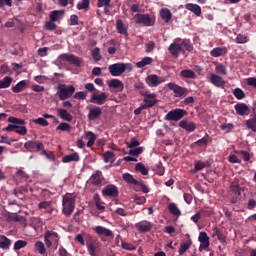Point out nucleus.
<instances>
[{
  "mask_svg": "<svg viewBox=\"0 0 256 256\" xmlns=\"http://www.w3.org/2000/svg\"><path fill=\"white\" fill-rule=\"evenodd\" d=\"M59 61H67V63H70V65H75V67H81V63H83V59L80 57H77L73 54H62L59 56Z\"/></svg>",
  "mask_w": 256,
  "mask_h": 256,
  "instance_id": "nucleus-9",
  "label": "nucleus"
},
{
  "mask_svg": "<svg viewBox=\"0 0 256 256\" xmlns=\"http://www.w3.org/2000/svg\"><path fill=\"white\" fill-rule=\"evenodd\" d=\"M76 201L77 197L71 193L62 195V213L65 215V217H71V215H73Z\"/></svg>",
  "mask_w": 256,
  "mask_h": 256,
  "instance_id": "nucleus-1",
  "label": "nucleus"
},
{
  "mask_svg": "<svg viewBox=\"0 0 256 256\" xmlns=\"http://www.w3.org/2000/svg\"><path fill=\"white\" fill-rule=\"evenodd\" d=\"M75 93V86H67L65 84L58 85L57 95L59 96L60 101H66V99H71Z\"/></svg>",
  "mask_w": 256,
  "mask_h": 256,
  "instance_id": "nucleus-4",
  "label": "nucleus"
},
{
  "mask_svg": "<svg viewBox=\"0 0 256 256\" xmlns=\"http://www.w3.org/2000/svg\"><path fill=\"white\" fill-rule=\"evenodd\" d=\"M213 235L217 237V239H218V241H220V243H226L227 237L225 236V234H223L221 232V230H219V228H217V227L214 228Z\"/></svg>",
  "mask_w": 256,
  "mask_h": 256,
  "instance_id": "nucleus-44",
  "label": "nucleus"
},
{
  "mask_svg": "<svg viewBox=\"0 0 256 256\" xmlns=\"http://www.w3.org/2000/svg\"><path fill=\"white\" fill-rule=\"evenodd\" d=\"M103 114V110L99 106H94L92 108H89V113L87 115V118L89 121H95L101 117Z\"/></svg>",
  "mask_w": 256,
  "mask_h": 256,
  "instance_id": "nucleus-17",
  "label": "nucleus"
},
{
  "mask_svg": "<svg viewBox=\"0 0 256 256\" xmlns=\"http://www.w3.org/2000/svg\"><path fill=\"white\" fill-rule=\"evenodd\" d=\"M57 131H71V126L69 125V123L66 122H62L58 125V127L56 128Z\"/></svg>",
  "mask_w": 256,
  "mask_h": 256,
  "instance_id": "nucleus-58",
  "label": "nucleus"
},
{
  "mask_svg": "<svg viewBox=\"0 0 256 256\" xmlns=\"http://www.w3.org/2000/svg\"><path fill=\"white\" fill-rule=\"evenodd\" d=\"M182 79H197V74L191 69H184L180 72Z\"/></svg>",
  "mask_w": 256,
  "mask_h": 256,
  "instance_id": "nucleus-32",
  "label": "nucleus"
},
{
  "mask_svg": "<svg viewBox=\"0 0 256 256\" xmlns=\"http://www.w3.org/2000/svg\"><path fill=\"white\" fill-rule=\"evenodd\" d=\"M94 231L97 235H104V237H110L111 239H113V237H115V234H113V231H111L108 228H105L103 226H96L94 228Z\"/></svg>",
  "mask_w": 256,
  "mask_h": 256,
  "instance_id": "nucleus-21",
  "label": "nucleus"
},
{
  "mask_svg": "<svg viewBox=\"0 0 256 256\" xmlns=\"http://www.w3.org/2000/svg\"><path fill=\"white\" fill-rule=\"evenodd\" d=\"M246 83L249 87H254V89H256V78L255 77L248 78Z\"/></svg>",
  "mask_w": 256,
  "mask_h": 256,
  "instance_id": "nucleus-64",
  "label": "nucleus"
},
{
  "mask_svg": "<svg viewBox=\"0 0 256 256\" xmlns=\"http://www.w3.org/2000/svg\"><path fill=\"white\" fill-rule=\"evenodd\" d=\"M233 95L238 99V101H241V99H245V92L241 88H235L233 90Z\"/></svg>",
  "mask_w": 256,
  "mask_h": 256,
  "instance_id": "nucleus-47",
  "label": "nucleus"
},
{
  "mask_svg": "<svg viewBox=\"0 0 256 256\" xmlns=\"http://www.w3.org/2000/svg\"><path fill=\"white\" fill-rule=\"evenodd\" d=\"M134 21L137 25H144V27H153L155 20L149 14H136Z\"/></svg>",
  "mask_w": 256,
  "mask_h": 256,
  "instance_id": "nucleus-6",
  "label": "nucleus"
},
{
  "mask_svg": "<svg viewBox=\"0 0 256 256\" xmlns=\"http://www.w3.org/2000/svg\"><path fill=\"white\" fill-rule=\"evenodd\" d=\"M135 227L139 233H149L153 229V224L147 220L140 221L135 224Z\"/></svg>",
  "mask_w": 256,
  "mask_h": 256,
  "instance_id": "nucleus-16",
  "label": "nucleus"
},
{
  "mask_svg": "<svg viewBox=\"0 0 256 256\" xmlns=\"http://www.w3.org/2000/svg\"><path fill=\"white\" fill-rule=\"evenodd\" d=\"M151 63H153V58L144 57L141 61L136 63V67H138V69H143V67H146V65H151Z\"/></svg>",
  "mask_w": 256,
  "mask_h": 256,
  "instance_id": "nucleus-42",
  "label": "nucleus"
},
{
  "mask_svg": "<svg viewBox=\"0 0 256 256\" xmlns=\"http://www.w3.org/2000/svg\"><path fill=\"white\" fill-rule=\"evenodd\" d=\"M234 109L237 115L243 117V115H247V112L249 111V106H247V104L245 103H238L234 106Z\"/></svg>",
  "mask_w": 256,
  "mask_h": 256,
  "instance_id": "nucleus-25",
  "label": "nucleus"
},
{
  "mask_svg": "<svg viewBox=\"0 0 256 256\" xmlns=\"http://www.w3.org/2000/svg\"><path fill=\"white\" fill-rule=\"evenodd\" d=\"M33 123H36V125H41L42 127H47L49 125V122L45 118L34 119Z\"/></svg>",
  "mask_w": 256,
  "mask_h": 256,
  "instance_id": "nucleus-61",
  "label": "nucleus"
},
{
  "mask_svg": "<svg viewBox=\"0 0 256 256\" xmlns=\"http://www.w3.org/2000/svg\"><path fill=\"white\" fill-rule=\"evenodd\" d=\"M86 247L90 256H97V253H99V248L95 245V242H87Z\"/></svg>",
  "mask_w": 256,
  "mask_h": 256,
  "instance_id": "nucleus-36",
  "label": "nucleus"
},
{
  "mask_svg": "<svg viewBox=\"0 0 256 256\" xmlns=\"http://www.w3.org/2000/svg\"><path fill=\"white\" fill-rule=\"evenodd\" d=\"M211 57H223L227 55V47H216L210 51Z\"/></svg>",
  "mask_w": 256,
  "mask_h": 256,
  "instance_id": "nucleus-26",
  "label": "nucleus"
},
{
  "mask_svg": "<svg viewBox=\"0 0 256 256\" xmlns=\"http://www.w3.org/2000/svg\"><path fill=\"white\" fill-rule=\"evenodd\" d=\"M181 45H182L183 47H185L186 51H189V52L193 51V44H191V41H189V40H183V41L181 42Z\"/></svg>",
  "mask_w": 256,
  "mask_h": 256,
  "instance_id": "nucleus-62",
  "label": "nucleus"
},
{
  "mask_svg": "<svg viewBox=\"0 0 256 256\" xmlns=\"http://www.w3.org/2000/svg\"><path fill=\"white\" fill-rule=\"evenodd\" d=\"M11 247V239L5 235H0V249L7 250Z\"/></svg>",
  "mask_w": 256,
  "mask_h": 256,
  "instance_id": "nucleus-37",
  "label": "nucleus"
},
{
  "mask_svg": "<svg viewBox=\"0 0 256 256\" xmlns=\"http://www.w3.org/2000/svg\"><path fill=\"white\" fill-rule=\"evenodd\" d=\"M90 3H91L90 0H82V1L78 2L76 7H77L78 11H81L83 9L85 11H88Z\"/></svg>",
  "mask_w": 256,
  "mask_h": 256,
  "instance_id": "nucleus-46",
  "label": "nucleus"
},
{
  "mask_svg": "<svg viewBox=\"0 0 256 256\" xmlns=\"http://www.w3.org/2000/svg\"><path fill=\"white\" fill-rule=\"evenodd\" d=\"M236 155H241L243 158V161H250L251 160V154L245 150H236L235 151Z\"/></svg>",
  "mask_w": 256,
  "mask_h": 256,
  "instance_id": "nucleus-49",
  "label": "nucleus"
},
{
  "mask_svg": "<svg viewBox=\"0 0 256 256\" xmlns=\"http://www.w3.org/2000/svg\"><path fill=\"white\" fill-rule=\"evenodd\" d=\"M198 240L200 242L199 251H203V249H208L209 236L206 234V232H200Z\"/></svg>",
  "mask_w": 256,
  "mask_h": 256,
  "instance_id": "nucleus-20",
  "label": "nucleus"
},
{
  "mask_svg": "<svg viewBox=\"0 0 256 256\" xmlns=\"http://www.w3.org/2000/svg\"><path fill=\"white\" fill-rule=\"evenodd\" d=\"M245 125L247 129H250L253 131V133H256V114L251 115L250 119L246 120Z\"/></svg>",
  "mask_w": 256,
  "mask_h": 256,
  "instance_id": "nucleus-34",
  "label": "nucleus"
},
{
  "mask_svg": "<svg viewBox=\"0 0 256 256\" xmlns=\"http://www.w3.org/2000/svg\"><path fill=\"white\" fill-rule=\"evenodd\" d=\"M249 41V37H247V35L245 34H238L236 37V43H238L239 45L247 43Z\"/></svg>",
  "mask_w": 256,
  "mask_h": 256,
  "instance_id": "nucleus-53",
  "label": "nucleus"
},
{
  "mask_svg": "<svg viewBox=\"0 0 256 256\" xmlns=\"http://www.w3.org/2000/svg\"><path fill=\"white\" fill-rule=\"evenodd\" d=\"M107 99H109V94L105 92L97 94L96 92H94L91 95L89 102L94 103L95 105H105V103H107Z\"/></svg>",
  "mask_w": 256,
  "mask_h": 256,
  "instance_id": "nucleus-11",
  "label": "nucleus"
},
{
  "mask_svg": "<svg viewBox=\"0 0 256 256\" xmlns=\"http://www.w3.org/2000/svg\"><path fill=\"white\" fill-rule=\"evenodd\" d=\"M57 113L60 119H63V121H73V116L68 113L66 109L60 108L57 110Z\"/></svg>",
  "mask_w": 256,
  "mask_h": 256,
  "instance_id": "nucleus-35",
  "label": "nucleus"
},
{
  "mask_svg": "<svg viewBox=\"0 0 256 256\" xmlns=\"http://www.w3.org/2000/svg\"><path fill=\"white\" fill-rule=\"evenodd\" d=\"M186 9L194 13L196 17H201V6L193 3H188L186 4Z\"/></svg>",
  "mask_w": 256,
  "mask_h": 256,
  "instance_id": "nucleus-31",
  "label": "nucleus"
},
{
  "mask_svg": "<svg viewBox=\"0 0 256 256\" xmlns=\"http://www.w3.org/2000/svg\"><path fill=\"white\" fill-rule=\"evenodd\" d=\"M80 160H81V157H79V153L77 152H74L72 154L65 155L64 157H62V163H71L72 161L78 162Z\"/></svg>",
  "mask_w": 256,
  "mask_h": 256,
  "instance_id": "nucleus-28",
  "label": "nucleus"
},
{
  "mask_svg": "<svg viewBox=\"0 0 256 256\" xmlns=\"http://www.w3.org/2000/svg\"><path fill=\"white\" fill-rule=\"evenodd\" d=\"M215 71L221 75H227V68L221 63H216Z\"/></svg>",
  "mask_w": 256,
  "mask_h": 256,
  "instance_id": "nucleus-51",
  "label": "nucleus"
},
{
  "mask_svg": "<svg viewBox=\"0 0 256 256\" xmlns=\"http://www.w3.org/2000/svg\"><path fill=\"white\" fill-rule=\"evenodd\" d=\"M109 89H118V91H123L125 89V85L119 79H112L107 82Z\"/></svg>",
  "mask_w": 256,
  "mask_h": 256,
  "instance_id": "nucleus-23",
  "label": "nucleus"
},
{
  "mask_svg": "<svg viewBox=\"0 0 256 256\" xmlns=\"http://www.w3.org/2000/svg\"><path fill=\"white\" fill-rule=\"evenodd\" d=\"M27 247V241L25 240H17L14 243V251H19L20 249H23Z\"/></svg>",
  "mask_w": 256,
  "mask_h": 256,
  "instance_id": "nucleus-50",
  "label": "nucleus"
},
{
  "mask_svg": "<svg viewBox=\"0 0 256 256\" xmlns=\"http://www.w3.org/2000/svg\"><path fill=\"white\" fill-rule=\"evenodd\" d=\"M160 17L163 21L169 23V21H171V19L173 18V14L171 13V10H169L168 8H162L160 10Z\"/></svg>",
  "mask_w": 256,
  "mask_h": 256,
  "instance_id": "nucleus-30",
  "label": "nucleus"
},
{
  "mask_svg": "<svg viewBox=\"0 0 256 256\" xmlns=\"http://www.w3.org/2000/svg\"><path fill=\"white\" fill-rule=\"evenodd\" d=\"M38 209H51V201H42L38 204Z\"/></svg>",
  "mask_w": 256,
  "mask_h": 256,
  "instance_id": "nucleus-63",
  "label": "nucleus"
},
{
  "mask_svg": "<svg viewBox=\"0 0 256 256\" xmlns=\"http://www.w3.org/2000/svg\"><path fill=\"white\" fill-rule=\"evenodd\" d=\"M103 172L96 170L89 178V183L94 187H101L103 185Z\"/></svg>",
  "mask_w": 256,
  "mask_h": 256,
  "instance_id": "nucleus-13",
  "label": "nucleus"
},
{
  "mask_svg": "<svg viewBox=\"0 0 256 256\" xmlns=\"http://www.w3.org/2000/svg\"><path fill=\"white\" fill-rule=\"evenodd\" d=\"M179 127H181V129H185V131H188V133H193V131H195V129H197V125H195V123L188 122L186 120L180 121Z\"/></svg>",
  "mask_w": 256,
  "mask_h": 256,
  "instance_id": "nucleus-24",
  "label": "nucleus"
},
{
  "mask_svg": "<svg viewBox=\"0 0 256 256\" xmlns=\"http://www.w3.org/2000/svg\"><path fill=\"white\" fill-rule=\"evenodd\" d=\"M187 115L186 110L181 108H176L167 113V115L164 117L165 121H181V119L184 118V116Z\"/></svg>",
  "mask_w": 256,
  "mask_h": 256,
  "instance_id": "nucleus-7",
  "label": "nucleus"
},
{
  "mask_svg": "<svg viewBox=\"0 0 256 256\" xmlns=\"http://www.w3.org/2000/svg\"><path fill=\"white\" fill-rule=\"evenodd\" d=\"M209 82L214 85V87H223V85H225L223 78L214 73L210 74Z\"/></svg>",
  "mask_w": 256,
  "mask_h": 256,
  "instance_id": "nucleus-22",
  "label": "nucleus"
},
{
  "mask_svg": "<svg viewBox=\"0 0 256 256\" xmlns=\"http://www.w3.org/2000/svg\"><path fill=\"white\" fill-rule=\"evenodd\" d=\"M122 179L123 181H125V183H128V185H135L137 187H140L143 193H149L150 191L149 187L145 185V182L143 180L135 179L130 173H124L122 175Z\"/></svg>",
  "mask_w": 256,
  "mask_h": 256,
  "instance_id": "nucleus-3",
  "label": "nucleus"
},
{
  "mask_svg": "<svg viewBox=\"0 0 256 256\" xmlns=\"http://www.w3.org/2000/svg\"><path fill=\"white\" fill-rule=\"evenodd\" d=\"M104 163H109L113 157H115V154L112 151H106L102 154Z\"/></svg>",
  "mask_w": 256,
  "mask_h": 256,
  "instance_id": "nucleus-54",
  "label": "nucleus"
},
{
  "mask_svg": "<svg viewBox=\"0 0 256 256\" xmlns=\"http://www.w3.org/2000/svg\"><path fill=\"white\" fill-rule=\"evenodd\" d=\"M11 83H13V78L10 76H5L2 80H0V89H9V87H11Z\"/></svg>",
  "mask_w": 256,
  "mask_h": 256,
  "instance_id": "nucleus-41",
  "label": "nucleus"
},
{
  "mask_svg": "<svg viewBox=\"0 0 256 256\" xmlns=\"http://www.w3.org/2000/svg\"><path fill=\"white\" fill-rule=\"evenodd\" d=\"M146 83L149 87H159L161 83H165V78L155 74H150L146 77Z\"/></svg>",
  "mask_w": 256,
  "mask_h": 256,
  "instance_id": "nucleus-12",
  "label": "nucleus"
},
{
  "mask_svg": "<svg viewBox=\"0 0 256 256\" xmlns=\"http://www.w3.org/2000/svg\"><path fill=\"white\" fill-rule=\"evenodd\" d=\"M127 69H131V64L116 63L108 67V71L112 77H120V75H123Z\"/></svg>",
  "mask_w": 256,
  "mask_h": 256,
  "instance_id": "nucleus-5",
  "label": "nucleus"
},
{
  "mask_svg": "<svg viewBox=\"0 0 256 256\" xmlns=\"http://www.w3.org/2000/svg\"><path fill=\"white\" fill-rule=\"evenodd\" d=\"M63 15H65V10H54L50 13V20L59 21L63 18Z\"/></svg>",
  "mask_w": 256,
  "mask_h": 256,
  "instance_id": "nucleus-39",
  "label": "nucleus"
},
{
  "mask_svg": "<svg viewBox=\"0 0 256 256\" xmlns=\"http://www.w3.org/2000/svg\"><path fill=\"white\" fill-rule=\"evenodd\" d=\"M15 133L22 136L27 135V127L23 125H18V128L15 129Z\"/></svg>",
  "mask_w": 256,
  "mask_h": 256,
  "instance_id": "nucleus-60",
  "label": "nucleus"
},
{
  "mask_svg": "<svg viewBox=\"0 0 256 256\" xmlns=\"http://www.w3.org/2000/svg\"><path fill=\"white\" fill-rule=\"evenodd\" d=\"M179 41H181V39H176V41L171 43L168 47V51L173 57H179V54L183 51V47H181Z\"/></svg>",
  "mask_w": 256,
  "mask_h": 256,
  "instance_id": "nucleus-18",
  "label": "nucleus"
},
{
  "mask_svg": "<svg viewBox=\"0 0 256 256\" xmlns=\"http://www.w3.org/2000/svg\"><path fill=\"white\" fill-rule=\"evenodd\" d=\"M241 191V185H239V182H231L230 193H232L236 197H241Z\"/></svg>",
  "mask_w": 256,
  "mask_h": 256,
  "instance_id": "nucleus-33",
  "label": "nucleus"
},
{
  "mask_svg": "<svg viewBox=\"0 0 256 256\" xmlns=\"http://www.w3.org/2000/svg\"><path fill=\"white\" fill-rule=\"evenodd\" d=\"M139 94L144 97L142 104L146 109H151L159 103V100L157 99V94L150 93L148 90H141Z\"/></svg>",
  "mask_w": 256,
  "mask_h": 256,
  "instance_id": "nucleus-2",
  "label": "nucleus"
},
{
  "mask_svg": "<svg viewBox=\"0 0 256 256\" xmlns=\"http://www.w3.org/2000/svg\"><path fill=\"white\" fill-rule=\"evenodd\" d=\"M135 171L141 173V175H149V169L145 167V164L140 162L135 165Z\"/></svg>",
  "mask_w": 256,
  "mask_h": 256,
  "instance_id": "nucleus-43",
  "label": "nucleus"
},
{
  "mask_svg": "<svg viewBox=\"0 0 256 256\" xmlns=\"http://www.w3.org/2000/svg\"><path fill=\"white\" fill-rule=\"evenodd\" d=\"M102 195L104 197H113V198H117L119 197V188H117V186L110 184L108 186H106L103 190H102Z\"/></svg>",
  "mask_w": 256,
  "mask_h": 256,
  "instance_id": "nucleus-15",
  "label": "nucleus"
},
{
  "mask_svg": "<svg viewBox=\"0 0 256 256\" xmlns=\"http://www.w3.org/2000/svg\"><path fill=\"white\" fill-rule=\"evenodd\" d=\"M8 123L12 124H9L6 128H4V131H15V129L19 128V125H25L26 122L23 119L11 116L8 118Z\"/></svg>",
  "mask_w": 256,
  "mask_h": 256,
  "instance_id": "nucleus-14",
  "label": "nucleus"
},
{
  "mask_svg": "<svg viewBox=\"0 0 256 256\" xmlns=\"http://www.w3.org/2000/svg\"><path fill=\"white\" fill-rule=\"evenodd\" d=\"M51 232H45L44 234V242L46 243V247L51 248L53 247V242L51 241Z\"/></svg>",
  "mask_w": 256,
  "mask_h": 256,
  "instance_id": "nucleus-56",
  "label": "nucleus"
},
{
  "mask_svg": "<svg viewBox=\"0 0 256 256\" xmlns=\"http://www.w3.org/2000/svg\"><path fill=\"white\" fill-rule=\"evenodd\" d=\"M35 247L40 255H45V253H47V249L45 248V244L43 242L37 241L35 243Z\"/></svg>",
  "mask_w": 256,
  "mask_h": 256,
  "instance_id": "nucleus-48",
  "label": "nucleus"
},
{
  "mask_svg": "<svg viewBox=\"0 0 256 256\" xmlns=\"http://www.w3.org/2000/svg\"><path fill=\"white\" fill-rule=\"evenodd\" d=\"M234 125L232 123H224L220 125V129L222 131H226V133H231V131H233L234 129Z\"/></svg>",
  "mask_w": 256,
  "mask_h": 256,
  "instance_id": "nucleus-55",
  "label": "nucleus"
},
{
  "mask_svg": "<svg viewBox=\"0 0 256 256\" xmlns=\"http://www.w3.org/2000/svg\"><path fill=\"white\" fill-rule=\"evenodd\" d=\"M43 148L44 144L39 140H29L24 144V149H27L30 153H39Z\"/></svg>",
  "mask_w": 256,
  "mask_h": 256,
  "instance_id": "nucleus-10",
  "label": "nucleus"
},
{
  "mask_svg": "<svg viewBox=\"0 0 256 256\" xmlns=\"http://www.w3.org/2000/svg\"><path fill=\"white\" fill-rule=\"evenodd\" d=\"M45 28L47 31H55V29H57V24H55V21L50 19V21L46 22Z\"/></svg>",
  "mask_w": 256,
  "mask_h": 256,
  "instance_id": "nucleus-59",
  "label": "nucleus"
},
{
  "mask_svg": "<svg viewBox=\"0 0 256 256\" xmlns=\"http://www.w3.org/2000/svg\"><path fill=\"white\" fill-rule=\"evenodd\" d=\"M92 57H93V59H94V61H101V59H102V56H101V50L99 49V48H94L93 50H92Z\"/></svg>",
  "mask_w": 256,
  "mask_h": 256,
  "instance_id": "nucleus-52",
  "label": "nucleus"
},
{
  "mask_svg": "<svg viewBox=\"0 0 256 256\" xmlns=\"http://www.w3.org/2000/svg\"><path fill=\"white\" fill-rule=\"evenodd\" d=\"M86 139H88L87 147H93L95 145V141H97V135L92 131H88L85 133Z\"/></svg>",
  "mask_w": 256,
  "mask_h": 256,
  "instance_id": "nucleus-38",
  "label": "nucleus"
},
{
  "mask_svg": "<svg viewBox=\"0 0 256 256\" xmlns=\"http://www.w3.org/2000/svg\"><path fill=\"white\" fill-rule=\"evenodd\" d=\"M191 245H193V241L191 239L188 240L187 242H182L178 250L179 255H185V253L187 252L189 247H191Z\"/></svg>",
  "mask_w": 256,
  "mask_h": 256,
  "instance_id": "nucleus-40",
  "label": "nucleus"
},
{
  "mask_svg": "<svg viewBox=\"0 0 256 256\" xmlns=\"http://www.w3.org/2000/svg\"><path fill=\"white\" fill-rule=\"evenodd\" d=\"M141 153H143V147L130 149L128 154L131 155L132 157H139V155H141Z\"/></svg>",
  "mask_w": 256,
  "mask_h": 256,
  "instance_id": "nucleus-57",
  "label": "nucleus"
},
{
  "mask_svg": "<svg viewBox=\"0 0 256 256\" xmlns=\"http://www.w3.org/2000/svg\"><path fill=\"white\" fill-rule=\"evenodd\" d=\"M116 30L117 33L120 35H125V37L129 35V26L125 25L121 19L116 20Z\"/></svg>",
  "mask_w": 256,
  "mask_h": 256,
  "instance_id": "nucleus-19",
  "label": "nucleus"
},
{
  "mask_svg": "<svg viewBox=\"0 0 256 256\" xmlns=\"http://www.w3.org/2000/svg\"><path fill=\"white\" fill-rule=\"evenodd\" d=\"M27 80H22L18 82L15 86H12L11 91L12 93H21L24 89H27Z\"/></svg>",
  "mask_w": 256,
  "mask_h": 256,
  "instance_id": "nucleus-27",
  "label": "nucleus"
},
{
  "mask_svg": "<svg viewBox=\"0 0 256 256\" xmlns=\"http://www.w3.org/2000/svg\"><path fill=\"white\" fill-rule=\"evenodd\" d=\"M168 210L172 215H176L177 217L181 215V210H179V207H177L176 203H170L168 205Z\"/></svg>",
  "mask_w": 256,
  "mask_h": 256,
  "instance_id": "nucleus-45",
  "label": "nucleus"
},
{
  "mask_svg": "<svg viewBox=\"0 0 256 256\" xmlns=\"http://www.w3.org/2000/svg\"><path fill=\"white\" fill-rule=\"evenodd\" d=\"M211 141H213V138L209 134H206L203 138L194 142V145H197V147H207Z\"/></svg>",
  "mask_w": 256,
  "mask_h": 256,
  "instance_id": "nucleus-29",
  "label": "nucleus"
},
{
  "mask_svg": "<svg viewBox=\"0 0 256 256\" xmlns=\"http://www.w3.org/2000/svg\"><path fill=\"white\" fill-rule=\"evenodd\" d=\"M167 87L168 89H170V91H173L175 97H187V95H189V89L181 87L178 84H175L174 82L168 83Z\"/></svg>",
  "mask_w": 256,
  "mask_h": 256,
  "instance_id": "nucleus-8",
  "label": "nucleus"
}]
</instances>
